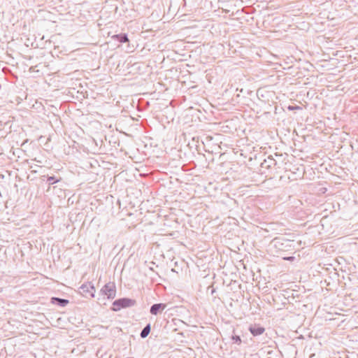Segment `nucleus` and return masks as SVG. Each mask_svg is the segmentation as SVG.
I'll use <instances>...</instances> for the list:
<instances>
[{
	"mask_svg": "<svg viewBox=\"0 0 358 358\" xmlns=\"http://www.w3.org/2000/svg\"><path fill=\"white\" fill-rule=\"evenodd\" d=\"M80 4L81 3H78V4L74 5V9L73 12V14H71V16L74 17L72 19H69V22L71 21L73 23L71 24V26L75 27H83L85 25V16L80 13Z\"/></svg>",
	"mask_w": 358,
	"mask_h": 358,
	"instance_id": "f257e3e1",
	"label": "nucleus"
},
{
	"mask_svg": "<svg viewBox=\"0 0 358 358\" xmlns=\"http://www.w3.org/2000/svg\"><path fill=\"white\" fill-rule=\"evenodd\" d=\"M136 304V301L129 298H121L113 301V310L118 311L122 308H126L134 306Z\"/></svg>",
	"mask_w": 358,
	"mask_h": 358,
	"instance_id": "f03ea898",
	"label": "nucleus"
},
{
	"mask_svg": "<svg viewBox=\"0 0 358 358\" xmlns=\"http://www.w3.org/2000/svg\"><path fill=\"white\" fill-rule=\"evenodd\" d=\"M80 293L85 297L94 298L95 294V288L92 282H86L83 284L80 288Z\"/></svg>",
	"mask_w": 358,
	"mask_h": 358,
	"instance_id": "7ed1b4c3",
	"label": "nucleus"
},
{
	"mask_svg": "<svg viewBox=\"0 0 358 358\" xmlns=\"http://www.w3.org/2000/svg\"><path fill=\"white\" fill-rule=\"evenodd\" d=\"M101 292L108 299H113L116 296V287L113 282H108L101 288Z\"/></svg>",
	"mask_w": 358,
	"mask_h": 358,
	"instance_id": "20e7f679",
	"label": "nucleus"
},
{
	"mask_svg": "<svg viewBox=\"0 0 358 358\" xmlns=\"http://www.w3.org/2000/svg\"><path fill=\"white\" fill-rule=\"evenodd\" d=\"M166 308V303H155L152 306H151L150 309V313L152 315H157L159 313L162 312L165 308Z\"/></svg>",
	"mask_w": 358,
	"mask_h": 358,
	"instance_id": "39448f33",
	"label": "nucleus"
},
{
	"mask_svg": "<svg viewBox=\"0 0 358 358\" xmlns=\"http://www.w3.org/2000/svg\"><path fill=\"white\" fill-rule=\"evenodd\" d=\"M277 164L276 161L273 158L272 156H268L266 159H264V161L262 163V166L263 168H271L272 166H275Z\"/></svg>",
	"mask_w": 358,
	"mask_h": 358,
	"instance_id": "423d86ee",
	"label": "nucleus"
},
{
	"mask_svg": "<svg viewBox=\"0 0 358 358\" xmlns=\"http://www.w3.org/2000/svg\"><path fill=\"white\" fill-rule=\"evenodd\" d=\"M250 333L256 336L262 334L264 331V328L260 326H252L249 328Z\"/></svg>",
	"mask_w": 358,
	"mask_h": 358,
	"instance_id": "0eeeda50",
	"label": "nucleus"
},
{
	"mask_svg": "<svg viewBox=\"0 0 358 358\" xmlns=\"http://www.w3.org/2000/svg\"><path fill=\"white\" fill-rule=\"evenodd\" d=\"M113 38L116 39L121 43H124L129 41V38L127 34H116L113 36Z\"/></svg>",
	"mask_w": 358,
	"mask_h": 358,
	"instance_id": "6e6552de",
	"label": "nucleus"
},
{
	"mask_svg": "<svg viewBox=\"0 0 358 358\" xmlns=\"http://www.w3.org/2000/svg\"><path fill=\"white\" fill-rule=\"evenodd\" d=\"M150 324H148L141 331L140 336L142 338H146L150 332Z\"/></svg>",
	"mask_w": 358,
	"mask_h": 358,
	"instance_id": "1a4fd4ad",
	"label": "nucleus"
},
{
	"mask_svg": "<svg viewBox=\"0 0 358 358\" xmlns=\"http://www.w3.org/2000/svg\"><path fill=\"white\" fill-rule=\"evenodd\" d=\"M231 340L234 343H237L238 345H240L241 343V339L239 336H232Z\"/></svg>",
	"mask_w": 358,
	"mask_h": 358,
	"instance_id": "9d476101",
	"label": "nucleus"
},
{
	"mask_svg": "<svg viewBox=\"0 0 358 358\" xmlns=\"http://www.w3.org/2000/svg\"><path fill=\"white\" fill-rule=\"evenodd\" d=\"M295 108H299V106H296V107H294V106H289V107H288V109H289V110H294V109H295Z\"/></svg>",
	"mask_w": 358,
	"mask_h": 358,
	"instance_id": "9b49d317",
	"label": "nucleus"
},
{
	"mask_svg": "<svg viewBox=\"0 0 358 358\" xmlns=\"http://www.w3.org/2000/svg\"><path fill=\"white\" fill-rule=\"evenodd\" d=\"M70 84L69 83V89H71L73 90H76V87L73 85V84L72 85V87H69Z\"/></svg>",
	"mask_w": 358,
	"mask_h": 358,
	"instance_id": "f8f14e48",
	"label": "nucleus"
},
{
	"mask_svg": "<svg viewBox=\"0 0 358 358\" xmlns=\"http://www.w3.org/2000/svg\"><path fill=\"white\" fill-rule=\"evenodd\" d=\"M55 299L59 301L62 303H66V300H60V299Z\"/></svg>",
	"mask_w": 358,
	"mask_h": 358,
	"instance_id": "ddd939ff",
	"label": "nucleus"
},
{
	"mask_svg": "<svg viewBox=\"0 0 358 358\" xmlns=\"http://www.w3.org/2000/svg\"><path fill=\"white\" fill-rule=\"evenodd\" d=\"M68 94H69V97L70 96V95H72V96H73V92L69 90Z\"/></svg>",
	"mask_w": 358,
	"mask_h": 358,
	"instance_id": "4468645a",
	"label": "nucleus"
},
{
	"mask_svg": "<svg viewBox=\"0 0 358 358\" xmlns=\"http://www.w3.org/2000/svg\"><path fill=\"white\" fill-rule=\"evenodd\" d=\"M293 258H294L293 257H290L286 258V259L291 260V259H293Z\"/></svg>",
	"mask_w": 358,
	"mask_h": 358,
	"instance_id": "2eb2a0df",
	"label": "nucleus"
},
{
	"mask_svg": "<svg viewBox=\"0 0 358 358\" xmlns=\"http://www.w3.org/2000/svg\"><path fill=\"white\" fill-rule=\"evenodd\" d=\"M69 1H71L74 3V0H69Z\"/></svg>",
	"mask_w": 358,
	"mask_h": 358,
	"instance_id": "dca6fc26",
	"label": "nucleus"
},
{
	"mask_svg": "<svg viewBox=\"0 0 358 358\" xmlns=\"http://www.w3.org/2000/svg\"><path fill=\"white\" fill-rule=\"evenodd\" d=\"M127 358H133V357H127Z\"/></svg>",
	"mask_w": 358,
	"mask_h": 358,
	"instance_id": "f3484780",
	"label": "nucleus"
}]
</instances>
